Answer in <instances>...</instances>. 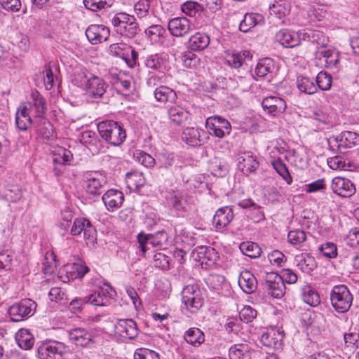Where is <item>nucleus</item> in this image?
I'll return each instance as SVG.
<instances>
[{"label": "nucleus", "instance_id": "nucleus-1", "mask_svg": "<svg viewBox=\"0 0 359 359\" xmlns=\"http://www.w3.org/2000/svg\"><path fill=\"white\" fill-rule=\"evenodd\" d=\"M72 81L74 86L84 90L86 94L93 98L102 97L108 87L102 79L92 74L86 69L76 70Z\"/></svg>", "mask_w": 359, "mask_h": 359}, {"label": "nucleus", "instance_id": "nucleus-2", "mask_svg": "<svg viewBox=\"0 0 359 359\" xmlns=\"http://www.w3.org/2000/svg\"><path fill=\"white\" fill-rule=\"evenodd\" d=\"M107 288L100 287L97 291L83 298H76L69 304V309L72 312L77 313L81 311V307L85 304H90L97 306H104L109 303V299L113 296L114 291L108 284Z\"/></svg>", "mask_w": 359, "mask_h": 359}, {"label": "nucleus", "instance_id": "nucleus-3", "mask_svg": "<svg viewBox=\"0 0 359 359\" xmlns=\"http://www.w3.org/2000/svg\"><path fill=\"white\" fill-rule=\"evenodd\" d=\"M97 130L103 140L113 146L121 145L126 138V133L118 122L103 121L97 124Z\"/></svg>", "mask_w": 359, "mask_h": 359}, {"label": "nucleus", "instance_id": "nucleus-4", "mask_svg": "<svg viewBox=\"0 0 359 359\" xmlns=\"http://www.w3.org/2000/svg\"><path fill=\"white\" fill-rule=\"evenodd\" d=\"M111 22L118 34L128 39L134 38L140 31L135 16L124 12L116 13Z\"/></svg>", "mask_w": 359, "mask_h": 359}, {"label": "nucleus", "instance_id": "nucleus-5", "mask_svg": "<svg viewBox=\"0 0 359 359\" xmlns=\"http://www.w3.org/2000/svg\"><path fill=\"white\" fill-rule=\"evenodd\" d=\"M353 296L344 285H338L332 287L330 292L331 305L335 311L339 313L347 312L352 305Z\"/></svg>", "mask_w": 359, "mask_h": 359}, {"label": "nucleus", "instance_id": "nucleus-6", "mask_svg": "<svg viewBox=\"0 0 359 359\" xmlns=\"http://www.w3.org/2000/svg\"><path fill=\"white\" fill-rule=\"evenodd\" d=\"M330 150L334 154H345L347 149L359 144V135L355 132L344 131L328 140Z\"/></svg>", "mask_w": 359, "mask_h": 359}, {"label": "nucleus", "instance_id": "nucleus-7", "mask_svg": "<svg viewBox=\"0 0 359 359\" xmlns=\"http://www.w3.org/2000/svg\"><path fill=\"white\" fill-rule=\"evenodd\" d=\"M36 309V303L31 299H25L13 304L8 309V313L13 322H20L32 316Z\"/></svg>", "mask_w": 359, "mask_h": 359}, {"label": "nucleus", "instance_id": "nucleus-8", "mask_svg": "<svg viewBox=\"0 0 359 359\" xmlns=\"http://www.w3.org/2000/svg\"><path fill=\"white\" fill-rule=\"evenodd\" d=\"M182 300L187 310L196 313L203 304L202 291L196 285H189L182 291Z\"/></svg>", "mask_w": 359, "mask_h": 359}, {"label": "nucleus", "instance_id": "nucleus-9", "mask_svg": "<svg viewBox=\"0 0 359 359\" xmlns=\"http://www.w3.org/2000/svg\"><path fill=\"white\" fill-rule=\"evenodd\" d=\"M69 350V346L65 344L52 340L40 345L38 348V355L39 359H62Z\"/></svg>", "mask_w": 359, "mask_h": 359}, {"label": "nucleus", "instance_id": "nucleus-10", "mask_svg": "<svg viewBox=\"0 0 359 359\" xmlns=\"http://www.w3.org/2000/svg\"><path fill=\"white\" fill-rule=\"evenodd\" d=\"M83 233L86 243L88 245H94L97 241V231L90 221L84 217H77L72 226L70 233L72 236H79Z\"/></svg>", "mask_w": 359, "mask_h": 359}, {"label": "nucleus", "instance_id": "nucleus-11", "mask_svg": "<svg viewBox=\"0 0 359 359\" xmlns=\"http://www.w3.org/2000/svg\"><path fill=\"white\" fill-rule=\"evenodd\" d=\"M168 236L166 231L162 230L154 234H144L140 233L137 236V241L139 243L141 251L145 253L151 248H163L168 242Z\"/></svg>", "mask_w": 359, "mask_h": 359}, {"label": "nucleus", "instance_id": "nucleus-12", "mask_svg": "<svg viewBox=\"0 0 359 359\" xmlns=\"http://www.w3.org/2000/svg\"><path fill=\"white\" fill-rule=\"evenodd\" d=\"M315 55V59L318 61V65L330 69H338L341 57L335 49L327 47L317 48Z\"/></svg>", "mask_w": 359, "mask_h": 359}, {"label": "nucleus", "instance_id": "nucleus-13", "mask_svg": "<svg viewBox=\"0 0 359 359\" xmlns=\"http://www.w3.org/2000/svg\"><path fill=\"white\" fill-rule=\"evenodd\" d=\"M205 126L211 135L219 138L229 135L231 130V123L224 118L218 116L208 117Z\"/></svg>", "mask_w": 359, "mask_h": 359}, {"label": "nucleus", "instance_id": "nucleus-14", "mask_svg": "<svg viewBox=\"0 0 359 359\" xmlns=\"http://www.w3.org/2000/svg\"><path fill=\"white\" fill-rule=\"evenodd\" d=\"M264 287L270 296L278 299L282 297L285 291L282 276L276 273H269L266 275Z\"/></svg>", "mask_w": 359, "mask_h": 359}, {"label": "nucleus", "instance_id": "nucleus-15", "mask_svg": "<svg viewBox=\"0 0 359 359\" xmlns=\"http://www.w3.org/2000/svg\"><path fill=\"white\" fill-rule=\"evenodd\" d=\"M237 161L238 168L245 175L255 173L259 166L257 156L251 151L240 153Z\"/></svg>", "mask_w": 359, "mask_h": 359}, {"label": "nucleus", "instance_id": "nucleus-16", "mask_svg": "<svg viewBox=\"0 0 359 359\" xmlns=\"http://www.w3.org/2000/svg\"><path fill=\"white\" fill-rule=\"evenodd\" d=\"M20 106L26 107L29 113L37 117L43 116L47 109L46 100L37 90L32 93L29 101L22 103Z\"/></svg>", "mask_w": 359, "mask_h": 359}, {"label": "nucleus", "instance_id": "nucleus-17", "mask_svg": "<svg viewBox=\"0 0 359 359\" xmlns=\"http://www.w3.org/2000/svg\"><path fill=\"white\" fill-rule=\"evenodd\" d=\"M168 29L172 36L182 38L190 32L191 24L187 18H175L169 20Z\"/></svg>", "mask_w": 359, "mask_h": 359}, {"label": "nucleus", "instance_id": "nucleus-18", "mask_svg": "<svg viewBox=\"0 0 359 359\" xmlns=\"http://www.w3.org/2000/svg\"><path fill=\"white\" fill-rule=\"evenodd\" d=\"M264 110L272 116H277L283 114L287 107L286 102L278 96H268L262 102Z\"/></svg>", "mask_w": 359, "mask_h": 359}, {"label": "nucleus", "instance_id": "nucleus-19", "mask_svg": "<svg viewBox=\"0 0 359 359\" xmlns=\"http://www.w3.org/2000/svg\"><path fill=\"white\" fill-rule=\"evenodd\" d=\"M114 330L120 337L133 339L138 335L136 323L132 319H120L114 326Z\"/></svg>", "mask_w": 359, "mask_h": 359}, {"label": "nucleus", "instance_id": "nucleus-20", "mask_svg": "<svg viewBox=\"0 0 359 359\" xmlns=\"http://www.w3.org/2000/svg\"><path fill=\"white\" fill-rule=\"evenodd\" d=\"M69 341L77 346L88 347L93 341V334L82 327H75L68 331Z\"/></svg>", "mask_w": 359, "mask_h": 359}, {"label": "nucleus", "instance_id": "nucleus-21", "mask_svg": "<svg viewBox=\"0 0 359 359\" xmlns=\"http://www.w3.org/2000/svg\"><path fill=\"white\" fill-rule=\"evenodd\" d=\"M86 35L90 43L96 45L108 39L110 30L103 25H90L86 30Z\"/></svg>", "mask_w": 359, "mask_h": 359}, {"label": "nucleus", "instance_id": "nucleus-22", "mask_svg": "<svg viewBox=\"0 0 359 359\" xmlns=\"http://www.w3.org/2000/svg\"><path fill=\"white\" fill-rule=\"evenodd\" d=\"M111 83L118 91L123 95H129L134 90L133 78L123 72L111 74Z\"/></svg>", "mask_w": 359, "mask_h": 359}, {"label": "nucleus", "instance_id": "nucleus-23", "mask_svg": "<svg viewBox=\"0 0 359 359\" xmlns=\"http://www.w3.org/2000/svg\"><path fill=\"white\" fill-rule=\"evenodd\" d=\"M332 189L341 197H350L355 192L353 183L348 179L336 177L332 180Z\"/></svg>", "mask_w": 359, "mask_h": 359}, {"label": "nucleus", "instance_id": "nucleus-24", "mask_svg": "<svg viewBox=\"0 0 359 359\" xmlns=\"http://www.w3.org/2000/svg\"><path fill=\"white\" fill-rule=\"evenodd\" d=\"M283 338L284 334L283 332L276 329H271L262 334L260 341L265 346L279 349L283 346Z\"/></svg>", "mask_w": 359, "mask_h": 359}, {"label": "nucleus", "instance_id": "nucleus-25", "mask_svg": "<svg viewBox=\"0 0 359 359\" xmlns=\"http://www.w3.org/2000/svg\"><path fill=\"white\" fill-rule=\"evenodd\" d=\"M107 209L114 211L119 208L123 201L124 195L122 191L117 189H109L107 191L102 197Z\"/></svg>", "mask_w": 359, "mask_h": 359}, {"label": "nucleus", "instance_id": "nucleus-26", "mask_svg": "<svg viewBox=\"0 0 359 359\" xmlns=\"http://www.w3.org/2000/svg\"><path fill=\"white\" fill-rule=\"evenodd\" d=\"M300 36V32L295 33L288 29H281L276 34V41L285 48L298 46L302 40Z\"/></svg>", "mask_w": 359, "mask_h": 359}, {"label": "nucleus", "instance_id": "nucleus-27", "mask_svg": "<svg viewBox=\"0 0 359 359\" xmlns=\"http://www.w3.org/2000/svg\"><path fill=\"white\" fill-rule=\"evenodd\" d=\"M233 213L231 208L226 206L221 208L215 212L212 222L218 230L226 227L233 219Z\"/></svg>", "mask_w": 359, "mask_h": 359}, {"label": "nucleus", "instance_id": "nucleus-28", "mask_svg": "<svg viewBox=\"0 0 359 359\" xmlns=\"http://www.w3.org/2000/svg\"><path fill=\"white\" fill-rule=\"evenodd\" d=\"M300 37L303 41H309L318 45L317 48L327 47L329 43L328 38L321 31L308 29L300 32Z\"/></svg>", "mask_w": 359, "mask_h": 359}, {"label": "nucleus", "instance_id": "nucleus-29", "mask_svg": "<svg viewBox=\"0 0 359 359\" xmlns=\"http://www.w3.org/2000/svg\"><path fill=\"white\" fill-rule=\"evenodd\" d=\"M72 159V152L62 148L58 150L57 153L53 155L54 172L56 175H60L64 171V166L69 164Z\"/></svg>", "mask_w": 359, "mask_h": 359}, {"label": "nucleus", "instance_id": "nucleus-30", "mask_svg": "<svg viewBox=\"0 0 359 359\" xmlns=\"http://www.w3.org/2000/svg\"><path fill=\"white\" fill-rule=\"evenodd\" d=\"M168 116L172 123L180 126L189 120L190 114L182 106L173 104L168 109Z\"/></svg>", "mask_w": 359, "mask_h": 359}, {"label": "nucleus", "instance_id": "nucleus-31", "mask_svg": "<svg viewBox=\"0 0 359 359\" xmlns=\"http://www.w3.org/2000/svg\"><path fill=\"white\" fill-rule=\"evenodd\" d=\"M210 42V39L208 34L198 32L189 37L188 48L192 51H201L209 46Z\"/></svg>", "mask_w": 359, "mask_h": 359}, {"label": "nucleus", "instance_id": "nucleus-32", "mask_svg": "<svg viewBox=\"0 0 359 359\" xmlns=\"http://www.w3.org/2000/svg\"><path fill=\"white\" fill-rule=\"evenodd\" d=\"M197 256L202 265L211 266L218 258L217 252L212 247L200 246L196 248Z\"/></svg>", "mask_w": 359, "mask_h": 359}, {"label": "nucleus", "instance_id": "nucleus-33", "mask_svg": "<svg viewBox=\"0 0 359 359\" xmlns=\"http://www.w3.org/2000/svg\"><path fill=\"white\" fill-rule=\"evenodd\" d=\"M264 23V18L262 15L255 13H248L244 15L243 19L239 25V29L242 32H248L256 25H262Z\"/></svg>", "mask_w": 359, "mask_h": 359}, {"label": "nucleus", "instance_id": "nucleus-34", "mask_svg": "<svg viewBox=\"0 0 359 359\" xmlns=\"http://www.w3.org/2000/svg\"><path fill=\"white\" fill-rule=\"evenodd\" d=\"M105 183V178L102 174L96 172L90 173L86 181V191L92 195L100 194L98 191Z\"/></svg>", "mask_w": 359, "mask_h": 359}, {"label": "nucleus", "instance_id": "nucleus-35", "mask_svg": "<svg viewBox=\"0 0 359 359\" xmlns=\"http://www.w3.org/2000/svg\"><path fill=\"white\" fill-rule=\"evenodd\" d=\"M238 285L245 293L251 294L257 289V281L249 271H244L239 276Z\"/></svg>", "mask_w": 359, "mask_h": 359}, {"label": "nucleus", "instance_id": "nucleus-36", "mask_svg": "<svg viewBox=\"0 0 359 359\" xmlns=\"http://www.w3.org/2000/svg\"><path fill=\"white\" fill-rule=\"evenodd\" d=\"M302 300L308 305L316 307L320 303L318 292L310 285H304L300 288Z\"/></svg>", "mask_w": 359, "mask_h": 359}, {"label": "nucleus", "instance_id": "nucleus-37", "mask_svg": "<svg viewBox=\"0 0 359 359\" xmlns=\"http://www.w3.org/2000/svg\"><path fill=\"white\" fill-rule=\"evenodd\" d=\"M32 114L27 111L26 107L20 106L15 114V124L17 128L22 130H27L32 123Z\"/></svg>", "mask_w": 359, "mask_h": 359}, {"label": "nucleus", "instance_id": "nucleus-38", "mask_svg": "<svg viewBox=\"0 0 359 359\" xmlns=\"http://www.w3.org/2000/svg\"><path fill=\"white\" fill-rule=\"evenodd\" d=\"M204 132L199 129L193 127L187 128L182 133V140L190 146L197 147L203 144V141L201 138V133Z\"/></svg>", "mask_w": 359, "mask_h": 359}, {"label": "nucleus", "instance_id": "nucleus-39", "mask_svg": "<svg viewBox=\"0 0 359 359\" xmlns=\"http://www.w3.org/2000/svg\"><path fill=\"white\" fill-rule=\"evenodd\" d=\"M295 262L297 267L306 273H311L316 267L315 258L307 253L296 256Z\"/></svg>", "mask_w": 359, "mask_h": 359}, {"label": "nucleus", "instance_id": "nucleus-40", "mask_svg": "<svg viewBox=\"0 0 359 359\" xmlns=\"http://www.w3.org/2000/svg\"><path fill=\"white\" fill-rule=\"evenodd\" d=\"M184 339L188 344L198 347L205 341V334L201 329L191 327L185 332Z\"/></svg>", "mask_w": 359, "mask_h": 359}, {"label": "nucleus", "instance_id": "nucleus-41", "mask_svg": "<svg viewBox=\"0 0 359 359\" xmlns=\"http://www.w3.org/2000/svg\"><path fill=\"white\" fill-rule=\"evenodd\" d=\"M154 94L156 100L160 102H172L177 98L176 92L165 86H161L156 88Z\"/></svg>", "mask_w": 359, "mask_h": 359}, {"label": "nucleus", "instance_id": "nucleus-42", "mask_svg": "<svg viewBox=\"0 0 359 359\" xmlns=\"http://www.w3.org/2000/svg\"><path fill=\"white\" fill-rule=\"evenodd\" d=\"M248 52L226 51L224 57L225 63L235 69L240 68L248 55Z\"/></svg>", "mask_w": 359, "mask_h": 359}, {"label": "nucleus", "instance_id": "nucleus-43", "mask_svg": "<svg viewBox=\"0 0 359 359\" xmlns=\"http://www.w3.org/2000/svg\"><path fill=\"white\" fill-rule=\"evenodd\" d=\"M126 182L130 189L136 190L145 184L146 180L142 172L132 171L126 174Z\"/></svg>", "mask_w": 359, "mask_h": 359}, {"label": "nucleus", "instance_id": "nucleus-44", "mask_svg": "<svg viewBox=\"0 0 359 359\" xmlns=\"http://www.w3.org/2000/svg\"><path fill=\"white\" fill-rule=\"evenodd\" d=\"M144 65L147 68L163 72L165 68V60L162 54L155 53L146 57Z\"/></svg>", "mask_w": 359, "mask_h": 359}, {"label": "nucleus", "instance_id": "nucleus-45", "mask_svg": "<svg viewBox=\"0 0 359 359\" xmlns=\"http://www.w3.org/2000/svg\"><path fill=\"white\" fill-rule=\"evenodd\" d=\"M19 346L25 350H29L34 344L35 339L33 334L27 329H21L16 335Z\"/></svg>", "mask_w": 359, "mask_h": 359}, {"label": "nucleus", "instance_id": "nucleus-46", "mask_svg": "<svg viewBox=\"0 0 359 359\" xmlns=\"http://www.w3.org/2000/svg\"><path fill=\"white\" fill-rule=\"evenodd\" d=\"M270 13L275 15L278 18L282 19L290 13V6L285 0H277L270 6Z\"/></svg>", "mask_w": 359, "mask_h": 359}, {"label": "nucleus", "instance_id": "nucleus-47", "mask_svg": "<svg viewBox=\"0 0 359 359\" xmlns=\"http://www.w3.org/2000/svg\"><path fill=\"white\" fill-rule=\"evenodd\" d=\"M274 69L273 60L270 57L259 60L255 68V74L258 77H264Z\"/></svg>", "mask_w": 359, "mask_h": 359}, {"label": "nucleus", "instance_id": "nucleus-48", "mask_svg": "<svg viewBox=\"0 0 359 359\" xmlns=\"http://www.w3.org/2000/svg\"><path fill=\"white\" fill-rule=\"evenodd\" d=\"M250 347L246 344H238L231 346L229 350L230 359H248Z\"/></svg>", "mask_w": 359, "mask_h": 359}, {"label": "nucleus", "instance_id": "nucleus-49", "mask_svg": "<svg viewBox=\"0 0 359 359\" xmlns=\"http://www.w3.org/2000/svg\"><path fill=\"white\" fill-rule=\"evenodd\" d=\"M298 89L306 94L312 95L317 92V86L314 81L306 76H298L297 79Z\"/></svg>", "mask_w": 359, "mask_h": 359}, {"label": "nucleus", "instance_id": "nucleus-50", "mask_svg": "<svg viewBox=\"0 0 359 359\" xmlns=\"http://www.w3.org/2000/svg\"><path fill=\"white\" fill-rule=\"evenodd\" d=\"M328 166L335 170H351L353 165L342 156H335L327 159Z\"/></svg>", "mask_w": 359, "mask_h": 359}, {"label": "nucleus", "instance_id": "nucleus-51", "mask_svg": "<svg viewBox=\"0 0 359 359\" xmlns=\"http://www.w3.org/2000/svg\"><path fill=\"white\" fill-rule=\"evenodd\" d=\"M166 30L160 25H153L144 31L146 36L152 43L157 44L164 36Z\"/></svg>", "mask_w": 359, "mask_h": 359}, {"label": "nucleus", "instance_id": "nucleus-52", "mask_svg": "<svg viewBox=\"0 0 359 359\" xmlns=\"http://www.w3.org/2000/svg\"><path fill=\"white\" fill-rule=\"evenodd\" d=\"M239 248L243 255L250 258H257L262 254L261 248L253 242H243Z\"/></svg>", "mask_w": 359, "mask_h": 359}, {"label": "nucleus", "instance_id": "nucleus-53", "mask_svg": "<svg viewBox=\"0 0 359 359\" xmlns=\"http://www.w3.org/2000/svg\"><path fill=\"white\" fill-rule=\"evenodd\" d=\"M168 204L179 214L187 211V203L184 197L181 195L170 194L168 198Z\"/></svg>", "mask_w": 359, "mask_h": 359}, {"label": "nucleus", "instance_id": "nucleus-54", "mask_svg": "<svg viewBox=\"0 0 359 359\" xmlns=\"http://www.w3.org/2000/svg\"><path fill=\"white\" fill-rule=\"evenodd\" d=\"M271 165L277 173L282 177V178L286 182L287 184H291L292 182V178L288 171L286 165L283 161L278 158L271 162Z\"/></svg>", "mask_w": 359, "mask_h": 359}, {"label": "nucleus", "instance_id": "nucleus-55", "mask_svg": "<svg viewBox=\"0 0 359 359\" xmlns=\"http://www.w3.org/2000/svg\"><path fill=\"white\" fill-rule=\"evenodd\" d=\"M182 11L191 17L195 16L197 13L204 10L203 6L196 1H187L182 4Z\"/></svg>", "mask_w": 359, "mask_h": 359}, {"label": "nucleus", "instance_id": "nucleus-56", "mask_svg": "<svg viewBox=\"0 0 359 359\" xmlns=\"http://www.w3.org/2000/svg\"><path fill=\"white\" fill-rule=\"evenodd\" d=\"M332 78L331 75L326 72H320L316 76V85L317 88L322 90H327L331 88Z\"/></svg>", "mask_w": 359, "mask_h": 359}, {"label": "nucleus", "instance_id": "nucleus-57", "mask_svg": "<svg viewBox=\"0 0 359 359\" xmlns=\"http://www.w3.org/2000/svg\"><path fill=\"white\" fill-rule=\"evenodd\" d=\"M287 240L292 245H300L306 241V235L303 230H292L290 231L287 234Z\"/></svg>", "mask_w": 359, "mask_h": 359}, {"label": "nucleus", "instance_id": "nucleus-58", "mask_svg": "<svg viewBox=\"0 0 359 359\" xmlns=\"http://www.w3.org/2000/svg\"><path fill=\"white\" fill-rule=\"evenodd\" d=\"M134 12L139 18H143L149 15L150 0H139L135 3Z\"/></svg>", "mask_w": 359, "mask_h": 359}, {"label": "nucleus", "instance_id": "nucleus-59", "mask_svg": "<svg viewBox=\"0 0 359 359\" xmlns=\"http://www.w3.org/2000/svg\"><path fill=\"white\" fill-rule=\"evenodd\" d=\"M206 283L210 288L215 290H219L226 284L224 276L216 273L210 274L206 279Z\"/></svg>", "mask_w": 359, "mask_h": 359}, {"label": "nucleus", "instance_id": "nucleus-60", "mask_svg": "<svg viewBox=\"0 0 359 359\" xmlns=\"http://www.w3.org/2000/svg\"><path fill=\"white\" fill-rule=\"evenodd\" d=\"M55 255L53 252H47L44 257L43 264V272L45 274H51L56 266Z\"/></svg>", "mask_w": 359, "mask_h": 359}, {"label": "nucleus", "instance_id": "nucleus-61", "mask_svg": "<svg viewBox=\"0 0 359 359\" xmlns=\"http://www.w3.org/2000/svg\"><path fill=\"white\" fill-rule=\"evenodd\" d=\"M170 261L171 258L163 252H156L154 255V264L157 268L168 269L169 268Z\"/></svg>", "mask_w": 359, "mask_h": 359}, {"label": "nucleus", "instance_id": "nucleus-62", "mask_svg": "<svg viewBox=\"0 0 359 359\" xmlns=\"http://www.w3.org/2000/svg\"><path fill=\"white\" fill-rule=\"evenodd\" d=\"M133 156L136 161L147 168L153 166L155 163V160L151 156L140 150L135 151Z\"/></svg>", "mask_w": 359, "mask_h": 359}, {"label": "nucleus", "instance_id": "nucleus-63", "mask_svg": "<svg viewBox=\"0 0 359 359\" xmlns=\"http://www.w3.org/2000/svg\"><path fill=\"white\" fill-rule=\"evenodd\" d=\"M135 359H160L159 355L154 351L140 348H137L134 353Z\"/></svg>", "mask_w": 359, "mask_h": 359}, {"label": "nucleus", "instance_id": "nucleus-64", "mask_svg": "<svg viewBox=\"0 0 359 359\" xmlns=\"http://www.w3.org/2000/svg\"><path fill=\"white\" fill-rule=\"evenodd\" d=\"M346 243L353 248L359 246V227L351 229L345 238Z\"/></svg>", "mask_w": 359, "mask_h": 359}]
</instances>
